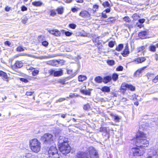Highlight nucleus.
I'll list each match as a JSON object with an SVG mask.
<instances>
[{
  "label": "nucleus",
  "mask_w": 158,
  "mask_h": 158,
  "mask_svg": "<svg viewBox=\"0 0 158 158\" xmlns=\"http://www.w3.org/2000/svg\"><path fill=\"white\" fill-rule=\"evenodd\" d=\"M133 140L137 146L143 148L147 147L149 145V142L147 140L146 135L142 132L137 133L136 138Z\"/></svg>",
  "instance_id": "1"
},
{
  "label": "nucleus",
  "mask_w": 158,
  "mask_h": 158,
  "mask_svg": "<svg viewBox=\"0 0 158 158\" xmlns=\"http://www.w3.org/2000/svg\"><path fill=\"white\" fill-rule=\"evenodd\" d=\"M58 143L59 149L62 153L66 155L70 152L71 148L65 137L60 136L58 139Z\"/></svg>",
  "instance_id": "2"
},
{
  "label": "nucleus",
  "mask_w": 158,
  "mask_h": 158,
  "mask_svg": "<svg viewBox=\"0 0 158 158\" xmlns=\"http://www.w3.org/2000/svg\"><path fill=\"white\" fill-rule=\"evenodd\" d=\"M30 146L31 150L35 153L38 152L40 150L41 143L37 139H34L30 141Z\"/></svg>",
  "instance_id": "3"
},
{
  "label": "nucleus",
  "mask_w": 158,
  "mask_h": 158,
  "mask_svg": "<svg viewBox=\"0 0 158 158\" xmlns=\"http://www.w3.org/2000/svg\"><path fill=\"white\" fill-rule=\"evenodd\" d=\"M41 140L45 143L50 144L53 142V136L50 134H45L41 137Z\"/></svg>",
  "instance_id": "4"
},
{
  "label": "nucleus",
  "mask_w": 158,
  "mask_h": 158,
  "mask_svg": "<svg viewBox=\"0 0 158 158\" xmlns=\"http://www.w3.org/2000/svg\"><path fill=\"white\" fill-rule=\"evenodd\" d=\"M131 152H132L134 156H140L142 155V152L138 148H132Z\"/></svg>",
  "instance_id": "5"
},
{
  "label": "nucleus",
  "mask_w": 158,
  "mask_h": 158,
  "mask_svg": "<svg viewBox=\"0 0 158 158\" xmlns=\"http://www.w3.org/2000/svg\"><path fill=\"white\" fill-rule=\"evenodd\" d=\"M75 158H89L87 154L82 151H79L75 156Z\"/></svg>",
  "instance_id": "6"
},
{
  "label": "nucleus",
  "mask_w": 158,
  "mask_h": 158,
  "mask_svg": "<svg viewBox=\"0 0 158 158\" xmlns=\"http://www.w3.org/2000/svg\"><path fill=\"white\" fill-rule=\"evenodd\" d=\"M47 30L50 34L56 36H60L61 35V31H59L57 29H48Z\"/></svg>",
  "instance_id": "7"
},
{
  "label": "nucleus",
  "mask_w": 158,
  "mask_h": 158,
  "mask_svg": "<svg viewBox=\"0 0 158 158\" xmlns=\"http://www.w3.org/2000/svg\"><path fill=\"white\" fill-rule=\"evenodd\" d=\"M57 153V150L55 145L52 146L48 151L49 156H51Z\"/></svg>",
  "instance_id": "8"
},
{
  "label": "nucleus",
  "mask_w": 158,
  "mask_h": 158,
  "mask_svg": "<svg viewBox=\"0 0 158 158\" xmlns=\"http://www.w3.org/2000/svg\"><path fill=\"white\" fill-rule=\"evenodd\" d=\"M150 153V155L156 156V158H158V148L154 147L151 148Z\"/></svg>",
  "instance_id": "9"
},
{
  "label": "nucleus",
  "mask_w": 158,
  "mask_h": 158,
  "mask_svg": "<svg viewBox=\"0 0 158 158\" xmlns=\"http://www.w3.org/2000/svg\"><path fill=\"white\" fill-rule=\"evenodd\" d=\"M79 15L85 18H89L90 17V14L85 10L81 11L79 14Z\"/></svg>",
  "instance_id": "10"
},
{
  "label": "nucleus",
  "mask_w": 158,
  "mask_h": 158,
  "mask_svg": "<svg viewBox=\"0 0 158 158\" xmlns=\"http://www.w3.org/2000/svg\"><path fill=\"white\" fill-rule=\"evenodd\" d=\"M88 151L91 157L92 155L97 156V155L96 151L93 147H91L89 148L88 149Z\"/></svg>",
  "instance_id": "11"
},
{
  "label": "nucleus",
  "mask_w": 158,
  "mask_h": 158,
  "mask_svg": "<svg viewBox=\"0 0 158 158\" xmlns=\"http://www.w3.org/2000/svg\"><path fill=\"white\" fill-rule=\"evenodd\" d=\"M148 34V32L147 31H143L139 34V36L142 39L145 38V36L147 35Z\"/></svg>",
  "instance_id": "12"
},
{
  "label": "nucleus",
  "mask_w": 158,
  "mask_h": 158,
  "mask_svg": "<svg viewBox=\"0 0 158 158\" xmlns=\"http://www.w3.org/2000/svg\"><path fill=\"white\" fill-rule=\"evenodd\" d=\"M23 66L22 62L20 61H16L14 65V67L15 68H19Z\"/></svg>",
  "instance_id": "13"
},
{
  "label": "nucleus",
  "mask_w": 158,
  "mask_h": 158,
  "mask_svg": "<svg viewBox=\"0 0 158 158\" xmlns=\"http://www.w3.org/2000/svg\"><path fill=\"white\" fill-rule=\"evenodd\" d=\"M92 89H89L87 90H85L84 89H80V92L82 94L86 95H90L91 94V91Z\"/></svg>",
  "instance_id": "14"
},
{
  "label": "nucleus",
  "mask_w": 158,
  "mask_h": 158,
  "mask_svg": "<svg viewBox=\"0 0 158 158\" xmlns=\"http://www.w3.org/2000/svg\"><path fill=\"white\" fill-rule=\"evenodd\" d=\"M146 60L145 57H138L135 60V61L136 62L138 63H140Z\"/></svg>",
  "instance_id": "15"
},
{
  "label": "nucleus",
  "mask_w": 158,
  "mask_h": 158,
  "mask_svg": "<svg viewBox=\"0 0 158 158\" xmlns=\"http://www.w3.org/2000/svg\"><path fill=\"white\" fill-rule=\"evenodd\" d=\"M146 67H144L138 70L135 73L134 75L136 77H139V76L140 74L142 73V72L143 70Z\"/></svg>",
  "instance_id": "16"
},
{
  "label": "nucleus",
  "mask_w": 158,
  "mask_h": 158,
  "mask_svg": "<svg viewBox=\"0 0 158 158\" xmlns=\"http://www.w3.org/2000/svg\"><path fill=\"white\" fill-rule=\"evenodd\" d=\"M23 157L24 158H37V156L33 155L30 153L25 154Z\"/></svg>",
  "instance_id": "17"
},
{
  "label": "nucleus",
  "mask_w": 158,
  "mask_h": 158,
  "mask_svg": "<svg viewBox=\"0 0 158 158\" xmlns=\"http://www.w3.org/2000/svg\"><path fill=\"white\" fill-rule=\"evenodd\" d=\"M32 4L34 6H40L43 5V3L40 1H34L32 2Z\"/></svg>",
  "instance_id": "18"
},
{
  "label": "nucleus",
  "mask_w": 158,
  "mask_h": 158,
  "mask_svg": "<svg viewBox=\"0 0 158 158\" xmlns=\"http://www.w3.org/2000/svg\"><path fill=\"white\" fill-rule=\"evenodd\" d=\"M129 54L128 47L127 46L126 47V48L124 49L123 52L122 53V55L123 56H125Z\"/></svg>",
  "instance_id": "19"
},
{
  "label": "nucleus",
  "mask_w": 158,
  "mask_h": 158,
  "mask_svg": "<svg viewBox=\"0 0 158 158\" xmlns=\"http://www.w3.org/2000/svg\"><path fill=\"white\" fill-rule=\"evenodd\" d=\"M16 56L17 57H19V56H28L31 57H34L33 55L24 53H19L17 54L16 55Z\"/></svg>",
  "instance_id": "20"
},
{
  "label": "nucleus",
  "mask_w": 158,
  "mask_h": 158,
  "mask_svg": "<svg viewBox=\"0 0 158 158\" xmlns=\"http://www.w3.org/2000/svg\"><path fill=\"white\" fill-rule=\"evenodd\" d=\"M103 81L105 83H107L108 82H109L111 79V77L109 76H107L105 77L103 79Z\"/></svg>",
  "instance_id": "21"
},
{
  "label": "nucleus",
  "mask_w": 158,
  "mask_h": 158,
  "mask_svg": "<svg viewBox=\"0 0 158 158\" xmlns=\"http://www.w3.org/2000/svg\"><path fill=\"white\" fill-rule=\"evenodd\" d=\"M101 89L103 92H109L110 91V88L107 86L102 87Z\"/></svg>",
  "instance_id": "22"
},
{
  "label": "nucleus",
  "mask_w": 158,
  "mask_h": 158,
  "mask_svg": "<svg viewBox=\"0 0 158 158\" xmlns=\"http://www.w3.org/2000/svg\"><path fill=\"white\" fill-rule=\"evenodd\" d=\"M78 78L79 81L82 82L86 79L87 77L85 75H80L78 76Z\"/></svg>",
  "instance_id": "23"
},
{
  "label": "nucleus",
  "mask_w": 158,
  "mask_h": 158,
  "mask_svg": "<svg viewBox=\"0 0 158 158\" xmlns=\"http://www.w3.org/2000/svg\"><path fill=\"white\" fill-rule=\"evenodd\" d=\"M115 19L113 17H110L106 20V22H107L106 24H110L111 23H113Z\"/></svg>",
  "instance_id": "24"
},
{
  "label": "nucleus",
  "mask_w": 158,
  "mask_h": 158,
  "mask_svg": "<svg viewBox=\"0 0 158 158\" xmlns=\"http://www.w3.org/2000/svg\"><path fill=\"white\" fill-rule=\"evenodd\" d=\"M103 78L100 76H98L94 79L95 81L97 83H101L103 81Z\"/></svg>",
  "instance_id": "25"
},
{
  "label": "nucleus",
  "mask_w": 158,
  "mask_h": 158,
  "mask_svg": "<svg viewBox=\"0 0 158 158\" xmlns=\"http://www.w3.org/2000/svg\"><path fill=\"white\" fill-rule=\"evenodd\" d=\"M127 84L125 83H123L122 84L121 87V91L123 90V91H122L123 92L124 91H125L127 89Z\"/></svg>",
  "instance_id": "26"
},
{
  "label": "nucleus",
  "mask_w": 158,
  "mask_h": 158,
  "mask_svg": "<svg viewBox=\"0 0 158 158\" xmlns=\"http://www.w3.org/2000/svg\"><path fill=\"white\" fill-rule=\"evenodd\" d=\"M62 70L60 71H55L54 72V76H61L62 74Z\"/></svg>",
  "instance_id": "27"
},
{
  "label": "nucleus",
  "mask_w": 158,
  "mask_h": 158,
  "mask_svg": "<svg viewBox=\"0 0 158 158\" xmlns=\"http://www.w3.org/2000/svg\"><path fill=\"white\" fill-rule=\"evenodd\" d=\"M56 11L58 14H62L64 12V9L62 7H59L56 9Z\"/></svg>",
  "instance_id": "28"
},
{
  "label": "nucleus",
  "mask_w": 158,
  "mask_h": 158,
  "mask_svg": "<svg viewBox=\"0 0 158 158\" xmlns=\"http://www.w3.org/2000/svg\"><path fill=\"white\" fill-rule=\"evenodd\" d=\"M61 33H64L65 35L66 36H71L72 34L73 33L72 32H70L69 31H65L64 30H61Z\"/></svg>",
  "instance_id": "29"
},
{
  "label": "nucleus",
  "mask_w": 158,
  "mask_h": 158,
  "mask_svg": "<svg viewBox=\"0 0 158 158\" xmlns=\"http://www.w3.org/2000/svg\"><path fill=\"white\" fill-rule=\"evenodd\" d=\"M127 89L130 90L131 91H134L135 90V88L134 86L131 85H129L128 84H127Z\"/></svg>",
  "instance_id": "30"
},
{
  "label": "nucleus",
  "mask_w": 158,
  "mask_h": 158,
  "mask_svg": "<svg viewBox=\"0 0 158 158\" xmlns=\"http://www.w3.org/2000/svg\"><path fill=\"white\" fill-rule=\"evenodd\" d=\"M57 56V54H53L52 55H48L47 56H44V59H49L50 58H53Z\"/></svg>",
  "instance_id": "31"
},
{
  "label": "nucleus",
  "mask_w": 158,
  "mask_h": 158,
  "mask_svg": "<svg viewBox=\"0 0 158 158\" xmlns=\"http://www.w3.org/2000/svg\"><path fill=\"white\" fill-rule=\"evenodd\" d=\"M49 158H59V156L58 153L51 156H49Z\"/></svg>",
  "instance_id": "32"
},
{
  "label": "nucleus",
  "mask_w": 158,
  "mask_h": 158,
  "mask_svg": "<svg viewBox=\"0 0 158 158\" xmlns=\"http://www.w3.org/2000/svg\"><path fill=\"white\" fill-rule=\"evenodd\" d=\"M123 45L122 44H120L116 48V50L118 51H121L123 48Z\"/></svg>",
  "instance_id": "33"
},
{
  "label": "nucleus",
  "mask_w": 158,
  "mask_h": 158,
  "mask_svg": "<svg viewBox=\"0 0 158 158\" xmlns=\"http://www.w3.org/2000/svg\"><path fill=\"white\" fill-rule=\"evenodd\" d=\"M112 118L115 122H118L119 121L120 118L117 115H115L112 116Z\"/></svg>",
  "instance_id": "34"
},
{
  "label": "nucleus",
  "mask_w": 158,
  "mask_h": 158,
  "mask_svg": "<svg viewBox=\"0 0 158 158\" xmlns=\"http://www.w3.org/2000/svg\"><path fill=\"white\" fill-rule=\"evenodd\" d=\"M90 107V106L89 103L83 106V109L85 110H88Z\"/></svg>",
  "instance_id": "35"
},
{
  "label": "nucleus",
  "mask_w": 158,
  "mask_h": 158,
  "mask_svg": "<svg viewBox=\"0 0 158 158\" xmlns=\"http://www.w3.org/2000/svg\"><path fill=\"white\" fill-rule=\"evenodd\" d=\"M100 131L101 132H104L106 134L107 133V131L106 127H101L100 129Z\"/></svg>",
  "instance_id": "36"
},
{
  "label": "nucleus",
  "mask_w": 158,
  "mask_h": 158,
  "mask_svg": "<svg viewBox=\"0 0 158 158\" xmlns=\"http://www.w3.org/2000/svg\"><path fill=\"white\" fill-rule=\"evenodd\" d=\"M107 64L110 65H112L114 64V61L113 60H109L107 62Z\"/></svg>",
  "instance_id": "37"
},
{
  "label": "nucleus",
  "mask_w": 158,
  "mask_h": 158,
  "mask_svg": "<svg viewBox=\"0 0 158 158\" xmlns=\"http://www.w3.org/2000/svg\"><path fill=\"white\" fill-rule=\"evenodd\" d=\"M153 74L150 73H148L146 76H147L148 79H152L153 76Z\"/></svg>",
  "instance_id": "38"
},
{
  "label": "nucleus",
  "mask_w": 158,
  "mask_h": 158,
  "mask_svg": "<svg viewBox=\"0 0 158 158\" xmlns=\"http://www.w3.org/2000/svg\"><path fill=\"white\" fill-rule=\"evenodd\" d=\"M141 126V127L144 129L146 128L147 127H148V123H143L142 124L140 125V126Z\"/></svg>",
  "instance_id": "39"
},
{
  "label": "nucleus",
  "mask_w": 158,
  "mask_h": 158,
  "mask_svg": "<svg viewBox=\"0 0 158 158\" xmlns=\"http://www.w3.org/2000/svg\"><path fill=\"white\" fill-rule=\"evenodd\" d=\"M118 75L116 73L114 74L112 76V79L113 80L116 81L118 78Z\"/></svg>",
  "instance_id": "40"
},
{
  "label": "nucleus",
  "mask_w": 158,
  "mask_h": 158,
  "mask_svg": "<svg viewBox=\"0 0 158 158\" xmlns=\"http://www.w3.org/2000/svg\"><path fill=\"white\" fill-rule=\"evenodd\" d=\"M156 46L153 45L150 46L149 47L150 51L153 52H154L156 51Z\"/></svg>",
  "instance_id": "41"
},
{
  "label": "nucleus",
  "mask_w": 158,
  "mask_h": 158,
  "mask_svg": "<svg viewBox=\"0 0 158 158\" xmlns=\"http://www.w3.org/2000/svg\"><path fill=\"white\" fill-rule=\"evenodd\" d=\"M132 17L134 20H136L139 18V16L137 14H134L133 15Z\"/></svg>",
  "instance_id": "42"
},
{
  "label": "nucleus",
  "mask_w": 158,
  "mask_h": 158,
  "mask_svg": "<svg viewBox=\"0 0 158 158\" xmlns=\"http://www.w3.org/2000/svg\"><path fill=\"white\" fill-rule=\"evenodd\" d=\"M98 5L95 4L93 6V10L95 12L97 10V9L98 8Z\"/></svg>",
  "instance_id": "43"
},
{
  "label": "nucleus",
  "mask_w": 158,
  "mask_h": 158,
  "mask_svg": "<svg viewBox=\"0 0 158 158\" xmlns=\"http://www.w3.org/2000/svg\"><path fill=\"white\" fill-rule=\"evenodd\" d=\"M114 41H111L109 43V46L111 48L113 47L114 45Z\"/></svg>",
  "instance_id": "44"
},
{
  "label": "nucleus",
  "mask_w": 158,
  "mask_h": 158,
  "mask_svg": "<svg viewBox=\"0 0 158 158\" xmlns=\"http://www.w3.org/2000/svg\"><path fill=\"white\" fill-rule=\"evenodd\" d=\"M16 50L18 52H21L24 51V49L21 46H19L17 48Z\"/></svg>",
  "instance_id": "45"
},
{
  "label": "nucleus",
  "mask_w": 158,
  "mask_h": 158,
  "mask_svg": "<svg viewBox=\"0 0 158 158\" xmlns=\"http://www.w3.org/2000/svg\"><path fill=\"white\" fill-rule=\"evenodd\" d=\"M39 71L37 70H34L32 72V75L34 76H35L36 75L38 74Z\"/></svg>",
  "instance_id": "46"
},
{
  "label": "nucleus",
  "mask_w": 158,
  "mask_h": 158,
  "mask_svg": "<svg viewBox=\"0 0 158 158\" xmlns=\"http://www.w3.org/2000/svg\"><path fill=\"white\" fill-rule=\"evenodd\" d=\"M1 76L3 77L5 79L8 78V76L6 73L3 71H2Z\"/></svg>",
  "instance_id": "47"
},
{
  "label": "nucleus",
  "mask_w": 158,
  "mask_h": 158,
  "mask_svg": "<svg viewBox=\"0 0 158 158\" xmlns=\"http://www.w3.org/2000/svg\"><path fill=\"white\" fill-rule=\"evenodd\" d=\"M28 20V19L27 17H25L22 19V22L23 23H25Z\"/></svg>",
  "instance_id": "48"
},
{
  "label": "nucleus",
  "mask_w": 158,
  "mask_h": 158,
  "mask_svg": "<svg viewBox=\"0 0 158 158\" xmlns=\"http://www.w3.org/2000/svg\"><path fill=\"white\" fill-rule=\"evenodd\" d=\"M34 57H32V58H35L37 59H40V60H42L43 59H44V56H36L34 55Z\"/></svg>",
  "instance_id": "49"
},
{
  "label": "nucleus",
  "mask_w": 158,
  "mask_h": 158,
  "mask_svg": "<svg viewBox=\"0 0 158 158\" xmlns=\"http://www.w3.org/2000/svg\"><path fill=\"white\" fill-rule=\"evenodd\" d=\"M69 26L71 28H72V29H75L76 27V24H74L72 23L70 24L69 25Z\"/></svg>",
  "instance_id": "50"
},
{
  "label": "nucleus",
  "mask_w": 158,
  "mask_h": 158,
  "mask_svg": "<svg viewBox=\"0 0 158 158\" xmlns=\"http://www.w3.org/2000/svg\"><path fill=\"white\" fill-rule=\"evenodd\" d=\"M56 14V13L55 10H53L51 11L50 15L51 16H54Z\"/></svg>",
  "instance_id": "51"
},
{
  "label": "nucleus",
  "mask_w": 158,
  "mask_h": 158,
  "mask_svg": "<svg viewBox=\"0 0 158 158\" xmlns=\"http://www.w3.org/2000/svg\"><path fill=\"white\" fill-rule=\"evenodd\" d=\"M123 69V67L122 66H119L116 68V70L118 71H122Z\"/></svg>",
  "instance_id": "52"
},
{
  "label": "nucleus",
  "mask_w": 158,
  "mask_h": 158,
  "mask_svg": "<svg viewBox=\"0 0 158 158\" xmlns=\"http://www.w3.org/2000/svg\"><path fill=\"white\" fill-rule=\"evenodd\" d=\"M65 100V98H60L57 100V101H56V102H61L64 101Z\"/></svg>",
  "instance_id": "53"
},
{
  "label": "nucleus",
  "mask_w": 158,
  "mask_h": 158,
  "mask_svg": "<svg viewBox=\"0 0 158 158\" xmlns=\"http://www.w3.org/2000/svg\"><path fill=\"white\" fill-rule=\"evenodd\" d=\"M42 45L45 46V47H47L48 44V42L47 41H43L42 43Z\"/></svg>",
  "instance_id": "54"
},
{
  "label": "nucleus",
  "mask_w": 158,
  "mask_h": 158,
  "mask_svg": "<svg viewBox=\"0 0 158 158\" xmlns=\"http://www.w3.org/2000/svg\"><path fill=\"white\" fill-rule=\"evenodd\" d=\"M124 21L127 22H129L130 21V18L128 17H125L123 18Z\"/></svg>",
  "instance_id": "55"
},
{
  "label": "nucleus",
  "mask_w": 158,
  "mask_h": 158,
  "mask_svg": "<svg viewBox=\"0 0 158 158\" xmlns=\"http://www.w3.org/2000/svg\"><path fill=\"white\" fill-rule=\"evenodd\" d=\"M103 5L104 6L109 7L110 6V4L107 2H104L103 3Z\"/></svg>",
  "instance_id": "56"
},
{
  "label": "nucleus",
  "mask_w": 158,
  "mask_h": 158,
  "mask_svg": "<svg viewBox=\"0 0 158 158\" xmlns=\"http://www.w3.org/2000/svg\"><path fill=\"white\" fill-rule=\"evenodd\" d=\"M158 81V75L157 76L152 80V81L155 82L156 83Z\"/></svg>",
  "instance_id": "57"
},
{
  "label": "nucleus",
  "mask_w": 158,
  "mask_h": 158,
  "mask_svg": "<svg viewBox=\"0 0 158 158\" xmlns=\"http://www.w3.org/2000/svg\"><path fill=\"white\" fill-rule=\"evenodd\" d=\"M145 48L144 47V46H142L141 47H140V48H138V51L139 52L142 51Z\"/></svg>",
  "instance_id": "58"
},
{
  "label": "nucleus",
  "mask_w": 158,
  "mask_h": 158,
  "mask_svg": "<svg viewBox=\"0 0 158 158\" xmlns=\"http://www.w3.org/2000/svg\"><path fill=\"white\" fill-rule=\"evenodd\" d=\"M34 92L27 91L26 93V95H31L34 93Z\"/></svg>",
  "instance_id": "59"
},
{
  "label": "nucleus",
  "mask_w": 158,
  "mask_h": 158,
  "mask_svg": "<svg viewBox=\"0 0 158 158\" xmlns=\"http://www.w3.org/2000/svg\"><path fill=\"white\" fill-rule=\"evenodd\" d=\"M105 11H103L102 13V17L104 18H107L106 15L105 13H104Z\"/></svg>",
  "instance_id": "60"
},
{
  "label": "nucleus",
  "mask_w": 158,
  "mask_h": 158,
  "mask_svg": "<svg viewBox=\"0 0 158 158\" xmlns=\"http://www.w3.org/2000/svg\"><path fill=\"white\" fill-rule=\"evenodd\" d=\"M73 70L72 69H69L67 70V73L68 74H70L72 73Z\"/></svg>",
  "instance_id": "61"
},
{
  "label": "nucleus",
  "mask_w": 158,
  "mask_h": 158,
  "mask_svg": "<svg viewBox=\"0 0 158 158\" xmlns=\"http://www.w3.org/2000/svg\"><path fill=\"white\" fill-rule=\"evenodd\" d=\"M27 10V8L24 6H23L22 7L21 10L22 11H26Z\"/></svg>",
  "instance_id": "62"
},
{
  "label": "nucleus",
  "mask_w": 158,
  "mask_h": 158,
  "mask_svg": "<svg viewBox=\"0 0 158 158\" xmlns=\"http://www.w3.org/2000/svg\"><path fill=\"white\" fill-rule=\"evenodd\" d=\"M4 44L5 45H7L9 46H10L11 44V43L9 41H5Z\"/></svg>",
  "instance_id": "63"
},
{
  "label": "nucleus",
  "mask_w": 158,
  "mask_h": 158,
  "mask_svg": "<svg viewBox=\"0 0 158 158\" xmlns=\"http://www.w3.org/2000/svg\"><path fill=\"white\" fill-rule=\"evenodd\" d=\"M145 21V19H139V22L141 23H143Z\"/></svg>",
  "instance_id": "64"
}]
</instances>
